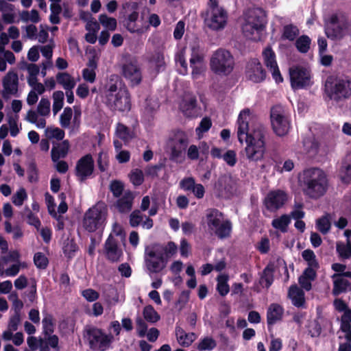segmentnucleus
I'll return each mask as SVG.
<instances>
[{"label": "nucleus", "instance_id": "f257e3e1", "mask_svg": "<svg viewBox=\"0 0 351 351\" xmlns=\"http://www.w3.org/2000/svg\"><path fill=\"white\" fill-rule=\"evenodd\" d=\"M250 110L244 109L241 111L238 120L237 136L239 141H245V152L250 161L257 162L263 160L265 151V132L263 130H254L249 132V117Z\"/></svg>", "mask_w": 351, "mask_h": 351}, {"label": "nucleus", "instance_id": "f03ea898", "mask_svg": "<svg viewBox=\"0 0 351 351\" xmlns=\"http://www.w3.org/2000/svg\"><path fill=\"white\" fill-rule=\"evenodd\" d=\"M298 184L303 194L312 199L324 196L329 186L326 173L318 167L304 169L298 176Z\"/></svg>", "mask_w": 351, "mask_h": 351}, {"label": "nucleus", "instance_id": "7ed1b4c3", "mask_svg": "<svg viewBox=\"0 0 351 351\" xmlns=\"http://www.w3.org/2000/svg\"><path fill=\"white\" fill-rule=\"evenodd\" d=\"M351 97V77L350 76L329 75L324 87V98L326 102L339 104Z\"/></svg>", "mask_w": 351, "mask_h": 351}, {"label": "nucleus", "instance_id": "20e7f679", "mask_svg": "<svg viewBox=\"0 0 351 351\" xmlns=\"http://www.w3.org/2000/svg\"><path fill=\"white\" fill-rule=\"evenodd\" d=\"M105 104L112 112L128 113L132 108L131 96L125 88H118L116 84L107 85Z\"/></svg>", "mask_w": 351, "mask_h": 351}, {"label": "nucleus", "instance_id": "39448f33", "mask_svg": "<svg viewBox=\"0 0 351 351\" xmlns=\"http://www.w3.org/2000/svg\"><path fill=\"white\" fill-rule=\"evenodd\" d=\"M205 25L210 29L220 31L227 25L228 14L227 11L219 5L218 0H208L207 8L201 14Z\"/></svg>", "mask_w": 351, "mask_h": 351}, {"label": "nucleus", "instance_id": "423d86ee", "mask_svg": "<svg viewBox=\"0 0 351 351\" xmlns=\"http://www.w3.org/2000/svg\"><path fill=\"white\" fill-rule=\"evenodd\" d=\"M206 221L210 230L221 239L229 237L232 225L229 219H224V215L217 208H208L206 211Z\"/></svg>", "mask_w": 351, "mask_h": 351}, {"label": "nucleus", "instance_id": "0eeeda50", "mask_svg": "<svg viewBox=\"0 0 351 351\" xmlns=\"http://www.w3.org/2000/svg\"><path fill=\"white\" fill-rule=\"evenodd\" d=\"M107 216V208L103 203H97L84 213L82 227L88 232L103 229Z\"/></svg>", "mask_w": 351, "mask_h": 351}, {"label": "nucleus", "instance_id": "6e6552de", "mask_svg": "<svg viewBox=\"0 0 351 351\" xmlns=\"http://www.w3.org/2000/svg\"><path fill=\"white\" fill-rule=\"evenodd\" d=\"M210 66L212 71L215 74L227 76L234 69V57L228 50L219 49L212 55Z\"/></svg>", "mask_w": 351, "mask_h": 351}, {"label": "nucleus", "instance_id": "1a4fd4ad", "mask_svg": "<svg viewBox=\"0 0 351 351\" xmlns=\"http://www.w3.org/2000/svg\"><path fill=\"white\" fill-rule=\"evenodd\" d=\"M84 337L88 341L90 349L93 351L107 350L113 340L111 335H107L102 329L93 326L85 328Z\"/></svg>", "mask_w": 351, "mask_h": 351}, {"label": "nucleus", "instance_id": "9d476101", "mask_svg": "<svg viewBox=\"0 0 351 351\" xmlns=\"http://www.w3.org/2000/svg\"><path fill=\"white\" fill-rule=\"evenodd\" d=\"M351 24L347 16L340 21L337 14L330 16L324 26V33L331 40H341L348 33Z\"/></svg>", "mask_w": 351, "mask_h": 351}, {"label": "nucleus", "instance_id": "9b49d317", "mask_svg": "<svg viewBox=\"0 0 351 351\" xmlns=\"http://www.w3.org/2000/svg\"><path fill=\"white\" fill-rule=\"evenodd\" d=\"M189 144L186 133L180 130L174 131L169 138L167 145L170 150L169 159L178 162L183 157Z\"/></svg>", "mask_w": 351, "mask_h": 351}, {"label": "nucleus", "instance_id": "f8f14e48", "mask_svg": "<svg viewBox=\"0 0 351 351\" xmlns=\"http://www.w3.org/2000/svg\"><path fill=\"white\" fill-rule=\"evenodd\" d=\"M270 119L272 129L277 136H284L288 134L291 128V122L280 106L271 108Z\"/></svg>", "mask_w": 351, "mask_h": 351}, {"label": "nucleus", "instance_id": "ddd939ff", "mask_svg": "<svg viewBox=\"0 0 351 351\" xmlns=\"http://www.w3.org/2000/svg\"><path fill=\"white\" fill-rule=\"evenodd\" d=\"M266 27V15L262 8L254 10L248 17L247 23L243 26V32L246 36L254 32L261 33Z\"/></svg>", "mask_w": 351, "mask_h": 351}, {"label": "nucleus", "instance_id": "4468645a", "mask_svg": "<svg viewBox=\"0 0 351 351\" xmlns=\"http://www.w3.org/2000/svg\"><path fill=\"white\" fill-rule=\"evenodd\" d=\"M245 75L247 80L256 84L264 82L267 75L266 70L258 58H251L247 62Z\"/></svg>", "mask_w": 351, "mask_h": 351}, {"label": "nucleus", "instance_id": "2eb2a0df", "mask_svg": "<svg viewBox=\"0 0 351 351\" xmlns=\"http://www.w3.org/2000/svg\"><path fill=\"white\" fill-rule=\"evenodd\" d=\"M288 199L285 191L280 189L270 191L264 198L263 204L267 210L275 213L285 204Z\"/></svg>", "mask_w": 351, "mask_h": 351}, {"label": "nucleus", "instance_id": "dca6fc26", "mask_svg": "<svg viewBox=\"0 0 351 351\" xmlns=\"http://www.w3.org/2000/svg\"><path fill=\"white\" fill-rule=\"evenodd\" d=\"M94 168L93 156L90 154H87L77 160L75 174L79 181L84 182L93 173Z\"/></svg>", "mask_w": 351, "mask_h": 351}, {"label": "nucleus", "instance_id": "f3484780", "mask_svg": "<svg viewBox=\"0 0 351 351\" xmlns=\"http://www.w3.org/2000/svg\"><path fill=\"white\" fill-rule=\"evenodd\" d=\"M289 75L293 89H302L309 86L311 77L305 68L299 66L291 68Z\"/></svg>", "mask_w": 351, "mask_h": 351}, {"label": "nucleus", "instance_id": "a211bd4d", "mask_svg": "<svg viewBox=\"0 0 351 351\" xmlns=\"http://www.w3.org/2000/svg\"><path fill=\"white\" fill-rule=\"evenodd\" d=\"M3 89L2 90V97L5 99L10 98V95L18 96L19 89V76L14 71H8L2 80Z\"/></svg>", "mask_w": 351, "mask_h": 351}, {"label": "nucleus", "instance_id": "6ab92c4d", "mask_svg": "<svg viewBox=\"0 0 351 351\" xmlns=\"http://www.w3.org/2000/svg\"><path fill=\"white\" fill-rule=\"evenodd\" d=\"M123 77L130 80L132 86H137L142 81L141 68L136 61L127 62L122 66Z\"/></svg>", "mask_w": 351, "mask_h": 351}, {"label": "nucleus", "instance_id": "aec40b11", "mask_svg": "<svg viewBox=\"0 0 351 351\" xmlns=\"http://www.w3.org/2000/svg\"><path fill=\"white\" fill-rule=\"evenodd\" d=\"M104 251L106 258L112 263L118 262L123 256V251L119 247L118 242L111 234L104 244Z\"/></svg>", "mask_w": 351, "mask_h": 351}, {"label": "nucleus", "instance_id": "412c9836", "mask_svg": "<svg viewBox=\"0 0 351 351\" xmlns=\"http://www.w3.org/2000/svg\"><path fill=\"white\" fill-rule=\"evenodd\" d=\"M123 7L124 8H128L132 11L125 19L124 24L125 28L131 33L139 32V29L137 28L136 24L139 16L137 3H126Z\"/></svg>", "mask_w": 351, "mask_h": 351}, {"label": "nucleus", "instance_id": "4be33fe9", "mask_svg": "<svg viewBox=\"0 0 351 351\" xmlns=\"http://www.w3.org/2000/svg\"><path fill=\"white\" fill-rule=\"evenodd\" d=\"M134 195L130 191H125L122 197H118L116 202L115 207L120 213H128L132 210Z\"/></svg>", "mask_w": 351, "mask_h": 351}, {"label": "nucleus", "instance_id": "5701e85b", "mask_svg": "<svg viewBox=\"0 0 351 351\" xmlns=\"http://www.w3.org/2000/svg\"><path fill=\"white\" fill-rule=\"evenodd\" d=\"M284 314L283 307L277 304L272 303L267 311V324L268 327L272 326L276 322L281 321Z\"/></svg>", "mask_w": 351, "mask_h": 351}, {"label": "nucleus", "instance_id": "b1692460", "mask_svg": "<svg viewBox=\"0 0 351 351\" xmlns=\"http://www.w3.org/2000/svg\"><path fill=\"white\" fill-rule=\"evenodd\" d=\"M196 108L197 99L195 96L184 97L180 104V110L188 117L195 116Z\"/></svg>", "mask_w": 351, "mask_h": 351}, {"label": "nucleus", "instance_id": "393cba45", "mask_svg": "<svg viewBox=\"0 0 351 351\" xmlns=\"http://www.w3.org/2000/svg\"><path fill=\"white\" fill-rule=\"evenodd\" d=\"M317 278V271L311 268H305L302 274L298 278V282L302 289L309 291L312 289L311 282Z\"/></svg>", "mask_w": 351, "mask_h": 351}, {"label": "nucleus", "instance_id": "a878e982", "mask_svg": "<svg viewBox=\"0 0 351 351\" xmlns=\"http://www.w3.org/2000/svg\"><path fill=\"white\" fill-rule=\"evenodd\" d=\"M289 297L292 300V304L297 307L302 306L305 303L304 292L296 285H291L289 289Z\"/></svg>", "mask_w": 351, "mask_h": 351}, {"label": "nucleus", "instance_id": "bb28decb", "mask_svg": "<svg viewBox=\"0 0 351 351\" xmlns=\"http://www.w3.org/2000/svg\"><path fill=\"white\" fill-rule=\"evenodd\" d=\"M69 149V142L64 140L58 143L57 147L53 146L51 149V156L53 162H57L60 158H64Z\"/></svg>", "mask_w": 351, "mask_h": 351}, {"label": "nucleus", "instance_id": "cd10ccee", "mask_svg": "<svg viewBox=\"0 0 351 351\" xmlns=\"http://www.w3.org/2000/svg\"><path fill=\"white\" fill-rule=\"evenodd\" d=\"M149 62L154 64L157 73H159L165 69L166 64L165 62L164 53L159 49L154 50L149 59Z\"/></svg>", "mask_w": 351, "mask_h": 351}, {"label": "nucleus", "instance_id": "c85d7f7f", "mask_svg": "<svg viewBox=\"0 0 351 351\" xmlns=\"http://www.w3.org/2000/svg\"><path fill=\"white\" fill-rule=\"evenodd\" d=\"M115 132L117 137L125 143H128L134 137V132L130 128L121 123L117 124Z\"/></svg>", "mask_w": 351, "mask_h": 351}, {"label": "nucleus", "instance_id": "c756f323", "mask_svg": "<svg viewBox=\"0 0 351 351\" xmlns=\"http://www.w3.org/2000/svg\"><path fill=\"white\" fill-rule=\"evenodd\" d=\"M274 265L269 263L263 269L260 279V283H265L264 287L268 289L274 282Z\"/></svg>", "mask_w": 351, "mask_h": 351}, {"label": "nucleus", "instance_id": "7c9ffc66", "mask_svg": "<svg viewBox=\"0 0 351 351\" xmlns=\"http://www.w3.org/2000/svg\"><path fill=\"white\" fill-rule=\"evenodd\" d=\"M350 287V282L343 278L336 277L333 281L332 295L338 296L343 293H346Z\"/></svg>", "mask_w": 351, "mask_h": 351}, {"label": "nucleus", "instance_id": "2f4dec72", "mask_svg": "<svg viewBox=\"0 0 351 351\" xmlns=\"http://www.w3.org/2000/svg\"><path fill=\"white\" fill-rule=\"evenodd\" d=\"M58 84L62 85L65 90H72L75 86V82L71 75L66 73H58L56 75Z\"/></svg>", "mask_w": 351, "mask_h": 351}, {"label": "nucleus", "instance_id": "473e14b6", "mask_svg": "<svg viewBox=\"0 0 351 351\" xmlns=\"http://www.w3.org/2000/svg\"><path fill=\"white\" fill-rule=\"evenodd\" d=\"M78 250V245L73 239H67L64 241L62 250L67 258L71 259L73 258Z\"/></svg>", "mask_w": 351, "mask_h": 351}, {"label": "nucleus", "instance_id": "72a5a7b5", "mask_svg": "<svg viewBox=\"0 0 351 351\" xmlns=\"http://www.w3.org/2000/svg\"><path fill=\"white\" fill-rule=\"evenodd\" d=\"M303 259L306 261L308 267L306 268H311L317 271L319 268V263L316 258V256L312 250L307 249L302 252Z\"/></svg>", "mask_w": 351, "mask_h": 351}, {"label": "nucleus", "instance_id": "f704fd0d", "mask_svg": "<svg viewBox=\"0 0 351 351\" xmlns=\"http://www.w3.org/2000/svg\"><path fill=\"white\" fill-rule=\"evenodd\" d=\"M290 222V216L284 214L282 215L280 217L274 219L271 222V225L274 228L280 230L282 232H286Z\"/></svg>", "mask_w": 351, "mask_h": 351}, {"label": "nucleus", "instance_id": "c9c22d12", "mask_svg": "<svg viewBox=\"0 0 351 351\" xmlns=\"http://www.w3.org/2000/svg\"><path fill=\"white\" fill-rule=\"evenodd\" d=\"M166 260L159 258H150L146 260V264L148 269L152 273H158L161 271L166 266Z\"/></svg>", "mask_w": 351, "mask_h": 351}, {"label": "nucleus", "instance_id": "e433bc0d", "mask_svg": "<svg viewBox=\"0 0 351 351\" xmlns=\"http://www.w3.org/2000/svg\"><path fill=\"white\" fill-rule=\"evenodd\" d=\"M263 58L264 63L268 69L278 65L276 60V53L271 47H267L263 50Z\"/></svg>", "mask_w": 351, "mask_h": 351}, {"label": "nucleus", "instance_id": "4c0bfd02", "mask_svg": "<svg viewBox=\"0 0 351 351\" xmlns=\"http://www.w3.org/2000/svg\"><path fill=\"white\" fill-rule=\"evenodd\" d=\"M143 314L145 319L150 323H156L160 319L159 314L152 305L145 306Z\"/></svg>", "mask_w": 351, "mask_h": 351}, {"label": "nucleus", "instance_id": "58836bf2", "mask_svg": "<svg viewBox=\"0 0 351 351\" xmlns=\"http://www.w3.org/2000/svg\"><path fill=\"white\" fill-rule=\"evenodd\" d=\"M311 40L306 35L300 36L295 41V47L298 51L302 53H306L310 49Z\"/></svg>", "mask_w": 351, "mask_h": 351}, {"label": "nucleus", "instance_id": "ea45409f", "mask_svg": "<svg viewBox=\"0 0 351 351\" xmlns=\"http://www.w3.org/2000/svg\"><path fill=\"white\" fill-rule=\"evenodd\" d=\"M228 280L227 275H220L217 277V290L221 296H226L229 293L230 287Z\"/></svg>", "mask_w": 351, "mask_h": 351}, {"label": "nucleus", "instance_id": "a19ab883", "mask_svg": "<svg viewBox=\"0 0 351 351\" xmlns=\"http://www.w3.org/2000/svg\"><path fill=\"white\" fill-rule=\"evenodd\" d=\"M300 32L297 26L292 24L285 25L283 27L282 38L293 41Z\"/></svg>", "mask_w": 351, "mask_h": 351}, {"label": "nucleus", "instance_id": "79ce46f5", "mask_svg": "<svg viewBox=\"0 0 351 351\" xmlns=\"http://www.w3.org/2000/svg\"><path fill=\"white\" fill-rule=\"evenodd\" d=\"M216 346V341L213 337H206L200 340L197 349L199 351L213 350Z\"/></svg>", "mask_w": 351, "mask_h": 351}, {"label": "nucleus", "instance_id": "37998d69", "mask_svg": "<svg viewBox=\"0 0 351 351\" xmlns=\"http://www.w3.org/2000/svg\"><path fill=\"white\" fill-rule=\"evenodd\" d=\"M99 23L108 30L114 31L117 26L116 19L109 17L106 14H101L99 16Z\"/></svg>", "mask_w": 351, "mask_h": 351}, {"label": "nucleus", "instance_id": "c03bdc74", "mask_svg": "<svg viewBox=\"0 0 351 351\" xmlns=\"http://www.w3.org/2000/svg\"><path fill=\"white\" fill-rule=\"evenodd\" d=\"M109 189L114 197H119L124 193V184L119 180H113L110 182Z\"/></svg>", "mask_w": 351, "mask_h": 351}, {"label": "nucleus", "instance_id": "a18cd8bd", "mask_svg": "<svg viewBox=\"0 0 351 351\" xmlns=\"http://www.w3.org/2000/svg\"><path fill=\"white\" fill-rule=\"evenodd\" d=\"M53 111L54 114L58 113L63 107L64 93L62 90H56L53 93Z\"/></svg>", "mask_w": 351, "mask_h": 351}, {"label": "nucleus", "instance_id": "49530a36", "mask_svg": "<svg viewBox=\"0 0 351 351\" xmlns=\"http://www.w3.org/2000/svg\"><path fill=\"white\" fill-rule=\"evenodd\" d=\"M144 215L140 210L136 209L133 210L129 216V223L131 227L136 228L142 225Z\"/></svg>", "mask_w": 351, "mask_h": 351}, {"label": "nucleus", "instance_id": "de8ad7c7", "mask_svg": "<svg viewBox=\"0 0 351 351\" xmlns=\"http://www.w3.org/2000/svg\"><path fill=\"white\" fill-rule=\"evenodd\" d=\"M34 263L37 268L45 269L49 264L47 257L43 252H36L34 256Z\"/></svg>", "mask_w": 351, "mask_h": 351}, {"label": "nucleus", "instance_id": "09e8293b", "mask_svg": "<svg viewBox=\"0 0 351 351\" xmlns=\"http://www.w3.org/2000/svg\"><path fill=\"white\" fill-rule=\"evenodd\" d=\"M317 228L322 234H326L330 229L331 223L328 216L324 215L318 219L316 222Z\"/></svg>", "mask_w": 351, "mask_h": 351}, {"label": "nucleus", "instance_id": "8fccbe9b", "mask_svg": "<svg viewBox=\"0 0 351 351\" xmlns=\"http://www.w3.org/2000/svg\"><path fill=\"white\" fill-rule=\"evenodd\" d=\"M73 115V110L71 107H66L60 117V123L62 128H68L70 125Z\"/></svg>", "mask_w": 351, "mask_h": 351}, {"label": "nucleus", "instance_id": "3c124183", "mask_svg": "<svg viewBox=\"0 0 351 351\" xmlns=\"http://www.w3.org/2000/svg\"><path fill=\"white\" fill-rule=\"evenodd\" d=\"M147 255L152 258L166 260L164 246L159 244L154 245L153 250H150Z\"/></svg>", "mask_w": 351, "mask_h": 351}, {"label": "nucleus", "instance_id": "603ef678", "mask_svg": "<svg viewBox=\"0 0 351 351\" xmlns=\"http://www.w3.org/2000/svg\"><path fill=\"white\" fill-rule=\"evenodd\" d=\"M27 198L26 191L24 188H21L16 193L12 196V202L16 206H21L23 205L24 201Z\"/></svg>", "mask_w": 351, "mask_h": 351}, {"label": "nucleus", "instance_id": "864d4df0", "mask_svg": "<svg viewBox=\"0 0 351 351\" xmlns=\"http://www.w3.org/2000/svg\"><path fill=\"white\" fill-rule=\"evenodd\" d=\"M37 112L41 116H47L50 112V101L47 98H42L38 105Z\"/></svg>", "mask_w": 351, "mask_h": 351}, {"label": "nucleus", "instance_id": "5fc2aeb1", "mask_svg": "<svg viewBox=\"0 0 351 351\" xmlns=\"http://www.w3.org/2000/svg\"><path fill=\"white\" fill-rule=\"evenodd\" d=\"M340 177L343 182L349 183L351 180V165L343 163L340 169Z\"/></svg>", "mask_w": 351, "mask_h": 351}, {"label": "nucleus", "instance_id": "6e6d98bb", "mask_svg": "<svg viewBox=\"0 0 351 351\" xmlns=\"http://www.w3.org/2000/svg\"><path fill=\"white\" fill-rule=\"evenodd\" d=\"M28 180L30 182H36L38 180V169L34 161H31L27 166Z\"/></svg>", "mask_w": 351, "mask_h": 351}, {"label": "nucleus", "instance_id": "4d7b16f0", "mask_svg": "<svg viewBox=\"0 0 351 351\" xmlns=\"http://www.w3.org/2000/svg\"><path fill=\"white\" fill-rule=\"evenodd\" d=\"M130 181L134 186H140L144 181L143 171L140 169H135L130 174Z\"/></svg>", "mask_w": 351, "mask_h": 351}, {"label": "nucleus", "instance_id": "13d9d810", "mask_svg": "<svg viewBox=\"0 0 351 351\" xmlns=\"http://www.w3.org/2000/svg\"><path fill=\"white\" fill-rule=\"evenodd\" d=\"M165 164L159 162L155 165L148 166L145 171L147 176H151L152 178H156L158 176V171L165 167Z\"/></svg>", "mask_w": 351, "mask_h": 351}, {"label": "nucleus", "instance_id": "bf43d9fd", "mask_svg": "<svg viewBox=\"0 0 351 351\" xmlns=\"http://www.w3.org/2000/svg\"><path fill=\"white\" fill-rule=\"evenodd\" d=\"M212 126L211 119L208 117H204L199 124V126L196 128L197 133H205L208 132Z\"/></svg>", "mask_w": 351, "mask_h": 351}, {"label": "nucleus", "instance_id": "052dcab7", "mask_svg": "<svg viewBox=\"0 0 351 351\" xmlns=\"http://www.w3.org/2000/svg\"><path fill=\"white\" fill-rule=\"evenodd\" d=\"M195 179L193 177L184 178L180 182V187L186 191H192L195 184Z\"/></svg>", "mask_w": 351, "mask_h": 351}, {"label": "nucleus", "instance_id": "680f3d73", "mask_svg": "<svg viewBox=\"0 0 351 351\" xmlns=\"http://www.w3.org/2000/svg\"><path fill=\"white\" fill-rule=\"evenodd\" d=\"M224 161L230 167H234L237 163V155L234 151L228 150L222 156Z\"/></svg>", "mask_w": 351, "mask_h": 351}, {"label": "nucleus", "instance_id": "e2e57ef3", "mask_svg": "<svg viewBox=\"0 0 351 351\" xmlns=\"http://www.w3.org/2000/svg\"><path fill=\"white\" fill-rule=\"evenodd\" d=\"M136 330L138 332V335L140 337H143L147 330V325L145 322L140 317H137L136 320Z\"/></svg>", "mask_w": 351, "mask_h": 351}, {"label": "nucleus", "instance_id": "0e129e2a", "mask_svg": "<svg viewBox=\"0 0 351 351\" xmlns=\"http://www.w3.org/2000/svg\"><path fill=\"white\" fill-rule=\"evenodd\" d=\"M43 333L45 336L51 335L54 331V326L51 318H44L43 319Z\"/></svg>", "mask_w": 351, "mask_h": 351}, {"label": "nucleus", "instance_id": "69168bd1", "mask_svg": "<svg viewBox=\"0 0 351 351\" xmlns=\"http://www.w3.org/2000/svg\"><path fill=\"white\" fill-rule=\"evenodd\" d=\"M21 322V314L14 313V314L10 318L8 323V328L10 330L16 331Z\"/></svg>", "mask_w": 351, "mask_h": 351}, {"label": "nucleus", "instance_id": "338daca9", "mask_svg": "<svg viewBox=\"0 0 351 351\" xmlns=\"http://www.w3.org/2000/svg\"><path fill=\"white\" fill-rule=\"evenodd\" d=\"M337 250L339 255L343 258H350L351 257V245H343L341 246L337 245Z\"/></svg>", "mask_w": 351, "mask_h": 351}, {"label": "nucleus", "instance_id": "774afa93", "mask_svg": "<svg viewBox=\"0 0 351 351\" xmlns=\"http://www.w3.org/2000/svg\"><path fill=\"white\" fill-rule=\"evenodd\" d=\"M165 256L167 258L173 256L176 254L178 250L177 245L173 241H169L167 244L164 246Z\"/></svg>", "mask_w": 351, "mask_h": 351}]
</instances>
